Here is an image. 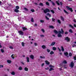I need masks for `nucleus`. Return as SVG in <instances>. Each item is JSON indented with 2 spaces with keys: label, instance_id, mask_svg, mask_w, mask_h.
Masks as SVG:
<instances>
[{
  "label": "nucleus",
  "instance_id": "nucleus-23",
  "mask_svg": "<svg viewBox=\"0 0 76 76\" xmlns=\"http://www.w3.org/2000/svg\"><path fill=\"white\" fill-rule=\"evenodd\" d=\"M49 27L50 28H52V29H54V27L53 26H50Z\"/></svg>",
  "mask_w": 76,
  "mask_h": 76
},
{
  "label": "nucleus",
  "instance_id": "nucleus-18",
  "mask_svg": "<svg viewBox=\"0 0 76 76\" xmlns=\"http://www.w3.org/2000/svg\"><path fill=\"white\" fill-rule=\"evenodd\" d=\"M45 62L46 63V64H47L48 65V64H50V63H49V62H48V61H45Z\"/></svg>",
  "mask_w": 76,
  "mask_h": 76
},
{
  "label": "nucleus",
  "instance_id": "nucleus-3",
  "mask_svg": "<svg viewBox=\"0 0 76 76\" xmlns=\"http://www.w3.org/2000/svg\"><path fill=\"white\" fill-rule=\"evenodd\" d=\"M59 33H58V37L61 38L62 37V36L61 35V31H58Z\"/></svg>",
  "mask_w": 76,
  "mask_h": 76
},
{
  "label": "nucleus",
  "instance_id": "nucleus-38",
  "mask_svg": "<svg viewBox=\"0 0 76 76\" xmlns=\"http://www.w3.org/2000/svg\"><path fill=\"white\" fill-rule=\"evenodd\" d=\"M31 21L32 22H34V19L33 18H31Z\"/></svg>",
  "mask_w": 76,
  "mask_h": 76
},
{
  "label": "nucleus",
  "instance_id": "nucleus-57",
  "mask_svg": "<svg viewBox=\"0 0 76 76\" xmlns=\"http://www.w3.org/2000/svg\"><path fill=\"white\" fill-rule=\"evenodd\" d=\"M60 3L61 6H63V3H62V2H60Z\"/></svg>",
  "mask_w": 76,
  "mask_h": 76
},
{
  "label": "nucleus",
  "instance_id": "nucleus-37",
  "mask_svg": "<svg viewBox=\"0 0 76 76\" xmlns=\"http://www.w3.org/2000/svg\"><path fill=\"white\" fill-rule=\"evenodd\" d=\"M39 5L41 6H44V5H43V4L42 3H40L39 4Z\"/></svg>",
  "mask_w": 76,
  "mask_h": 76
},
{
  "label": "nucleus",
  "instance_id": "nucleus-41",
  "mask_svg": "<svg viewBox=\"0 0 76 76\" xmlns=\"http://www.w3.org/2000/svg\"><path fill=\"white\" fill-rule=\"evenodd\" d=\"M69 31L70 32V33H73V31H72V30H71V29H70Z\"/></svg>",
  "mask_w": 76,
  "mask_h": 76
},
{
  "label": "nucleus",
  "instance_id": "nucleus-6",
  "mask_svg": "<svg viewBox=\"0 0 76 76\" xmlns=\"http://www.w3.org/2000/svg\"><path fill=\"white\" fill-rule=\"evenodd\" d=\"M18 33L19 34V35H23V32L21 31H18Z\"/></svg>",
  "mask_w": 76,
  "mask_h": 76
},
{
  "label": "nucleus",
  "instance_id": "nucleus-58",
  "mask_svg": "<svg viewBox=\"0 0 76 76\" xmlns=\"http://www.w3.org/2000/svg\"><path fill=\"white\" fill-rule=\"evenodd\" d=\"M74 59L75 60H76V56H74Z\"/></svg>",
  "mask_w": 76,
  "mask_h": 76
},
{
  "label": "nucleus",
  "instance_id": "nucleus-20",
  "mask_svg": "<svg viewBox=\"0 0 76 76\" xmlns=\"http://www.w3.org/2000/svg\"><path fill=\"white\" fill-rule=\"evenodd\" d=\"M23 69H22V68L21 66H20L18 68V69L19 70H22Z\"/></svg>",
  "mask_w": 76,
  "mask_h": 76
},
{
  "label": "nucleus",
  "instance_id": "nucleus-30",
  "mask_svg": "<svg viewBox=\"0 0 76 76\" xmlns=\"http://www.w3.org/2000/svg\"><path fill=\"white\" fill-rule=\"evenodd\" d=\"M54 32L55 33V34H58V31H57V30H55L54 31Z\"/></svg>",
  "mask_w": 76,
  "mask_h": 76
},
{
  "label": "nucleus",
  "instance_id": "nucleus-29",
  "mask_svg": "<svg viewBox=\"0 0 76 76\" xmlns=\"http://www.w3.org/2000/svg\"><path fill=\"white\" fill-rule=\"evenodd\" d=\"M21 44H22V46H23V47H24V46H25V43H24V42H22L21 43Z\"/></svg>",
  "mask_w": 76,
  "mask_h": 76
},
{
  "label": "nucleus",
  "instance_id": "nucleus-12",
  "mask_svg": "<svg viewBox=\"0 0 76 76\" xmlns=\"http://www.w3.org/2000/svg\"><path fill=\"white\" fill-rule=\"evenodd\" d=\"M22 28L23 29V31H25V30H27V28H26L25 27H22Z\"/></svg>",
  "mask_w": 76,
  "mask_h": 76
},
{
  "label": "nucleus",
  "instance_id": "nucleus-28",
  "mask_svg": "<svg viewBox=\"0 0 76 76\" xmlns=\"http://www.w3.org/2000/svg\"><path fill=\"white\" fill-rule=\"evenodd\" d=\"M24 9L26 10V11H28L29 10L28 9H27L26 8H24Z\"/></svg>",
  "mask_w": 76,
  "mask_h": 76
},
{
  "label": "nucleus",
  "instance_id": "nucleus-17",
  "mask_svg": "<svg viewBox=\"0 0 76 76\" xmlns=\"http://www.w3.org/2000/svg\"><path fill=\"white\" fill-rule=\"evenodd\" d=\"M24 70H25V71H26V72L28 71V68L26 67H25L24 68Z\"/></svg>",
  "mask_w": 76,
  "mask_h": 76
},
{
  "label": "nucleus",
  "instance_id": "nucleus-51",
  "mask_svg": "<svg viewBox=\"0 0 76 76\" xmlns=\"http://www.w3.org/2000/svg\"><path fill=\"white\" fill-rule=\"evenodd\" d=\"M45 18H46V19H47V20H49V19H49V18H48V17H47V16H45Z\"/></svg>",
  "mask_w": 76,
  "mask_h": 76
},
{
  "label": "nucleus",
  "instance_id": "nucleus-8",
  "mask_svg": "<svg viewBox=\"0 0 76 76\" xmlns=\"http://www.w3.org/2000/svg\"><path fill=\"white\" fill-rule=\"evenodd\" d=\"M65 55L67 57H69V56H68V53L67 52H65L64 53Z\"/></svg>",
  "mask_w": 76,
  "mask_h": 76
},
{
  "label": "nucleus",
  "instance_id": "nucleus-19",
  "mask_svg": "<svg viewBox=\"0 0 76 76\" xmlns=\"http://www.w3.org/2000/svg\"><path fill=\"white\" fill-rule=\"evenodd\" d=\"M42 47L43 49H45V48H46V46H45V45H43L42 46Z\"/></svg>",
  "mask_w": 76,
  "mask_h": 76
},
{
  "label": "nucleus",
  "instance_id": "nucleus-55",
  "mask_svg": "<svg viewBox=\"0 0 76 76\" xmlns=\"http://www.w3.org/2000/svg\"><path fill=\"white\" fill-rule=\"evenodd\" d=\"M42 32H45V31H44V29H42Z\"/></svg>",
  "mask_w": 76,
  "mask_h": 76
},
{
  "label": "nucleus",
  "instance_id": "nucleus-36",
  "mask_svg": "<svg viewBox=\"0 0 76 76\" xmlns=\"http://www.w3.org/2000/svg\"><path fill=\"white\" fill-rule=\"evenodd\" d=\"M40 58H45V56H43V57L40 56Z\"/></svg>",
  "mask_w": 76,
  "mask_h": 76
},
{
  "label": "nucleus",
  "instance_id": "nucleus-61",
  "mask_svg": "<svg viewBox=\"0 0 76 76\" xmlns=\"http://www.w3.org/2000/svg\"><path fill=\"white\" fill-rule=\"evenodd\" d=\"M73 21L74 22H75V23H76V19H74Z\"/></svg>",
  "mask_w": 76,
  "mask_h": 76
},
{
  "label": "nucleus",
  "instance_id": "nucleus-11",
  "mask_svg": "<svg viewBox=\"0 0 76 76\" xmlns=\"http://www.w3.org/2000/svg\"><path fill=\"white\" fill-rule=\"evenodd\" d=\"M60 18H61V20H62V21H64V18H63V16H60Z\"/></svg>",
  "mask_w": 76,
  "mask_h": 76
},
{
  "label": "nucleus",
  "instance_id": "nucleus-16",
  "mask_svg": "<svg viewBox=\"0 0 76 76\" xmlns=\"http://www.w3.org/2000/svg\"><path fill=\"white\" fill-rule=\"evenodd\" d=\"M61 34H64V31H63V29L61 28Z\"/></svg>",
  "mask_w": 76,
  "mask_h": 76
},
{
  "label": "nucleus",
  "instance_id": "nucleus-13",
  "mask_svg": "<svg viewBox=\"0 0 76 76\" xmlns=\"http://www.w3.org/2000/svg\"><path fill=\"white\" fill-rule=\"evenodd\" d=\"M56 44V42H53L50 44L51 46H53Z\"/></svg>",
  "mask_w": 76,
  "mask_h": 76
},
{
  "label": "nucleus",
  "instance_id": "nucleus-52",
  "mask_svg": "<svg viewBox=\"0 0 76 76\" xmlns=\"http://www.w3.org/2000/svg\"><path fill=\"white\" fill-rule=\"evenodd\" d=\"M9 48H10V49H13V48L11 46L9 47Z\"/></svg>",
  "mask_w": 76,
  "mask_h": 76
},
{
  "label": "nucleus",
  "instance_id": "nucleus-46",
  "mask_svg": "<svg viewBox=\"0 0 76 76\" xmlns=\"http://www.w3.org/2000/svg\"><path fill=\"white\" fill-rule=\"evenodd\" d=\"M69 56L71 57V56H72V53H69Z\"/></svg>",
  "mask_w": 76,
  "mask_h": 76
},
{
  "label": "nucleus",
  "instance_id": "nucleus-26",
  "mask_svg": "<svg viewBox=\"0 0 76 76\" xmlns=\"http://www.w3.org/2000/svg\"><path fill=\"white\" fill-rule=\"evenodd\" d=\"M58 2H59V1L58 0L56 1V3H57V4L58 5V6H59L60 5V3H59Z\"/></svg>",
  "mask_w": 76,
  "mask_h": 76
},
{
  "label": "nucleus",
  "instance_id": "nucleus-25",
  "mask_svg": "<svg viewBox=\"0 0 76 76\" xmlns=\"http://www.w3.org/2000/svg\"><path fill=\"white\" fill-rule=\"evenodd\" d=\"M11 74L12 75H15V73L14 72H11Z\"/></svg>",
  "mask_w": 76,
  "mask_h": 76
},
{
  "label": "nucleus",
  "instance_id": "nucleus-5",
  "mask_svg": "<svg viewBox=\"0 0 76 76\" xmlns=\"http://www.w3.org/2000/svg\"><path fill=\"white\" fill-rule=\"evenodd\" d=\"M65 39L66 41L67 42H69L70 41V38H69V37H65Z\"/></svg>",
  "mask_w": 76,
  "mask_h": 76
},
{
  "label": "nucleus",
  "instance_id": "nucleus-48",
  "mask_svg": "<svg viewBox=\"0 0 76 76\" xmlns=\"http://www.w3.org/2000/svg\"><path fill=\"white\" fill-rule=\"evenodd\" d=\"M1 53H3L4 52V50L3 49H1Z\"/></svg>",
  "mask_w": 76,
  "mask_h": 76
},
{
  "label": "nucleus",
  "instance_id": "nucleus-9",
  "mask_svg": "<svg viewBox=\"0 0 76 76\" xmlns=\"http://www.w3.org/2000/svg\"><path fill=\"white\" fill-rule=\"evenodd\" d=\"M26 59L27 60V62H28V63L29 62V58L28 57H27L26 58Z\"/></svg>",
  "mask_w": 76,
  "mask_h": 76
},
{
  "label": "nucleus",
  "instance_id": "nucleus-2",
  "mask_svg": "<svg viewBox=\"0 0 76 76\" xmlns=\"http://www.w3.org/2000/svg\"><path fill=\"white\" fill-rule=\"evenodd\" d=\"M66 7L67 10H70V12H73V9H72V8H70L68 6H67Z\"/></svg>",
  "mask_w": 76,
  "mask_h": 76
},
{
  "label": "nucleus",
  "instance_id": "nucleus-45",
  "mask_svg": "<svg viewBox=\"0 0 76 76\" xmlns=\"http://www.w3.org/2000/svg\"><path fill=\"white\" fill-rule=\"evenodd\" d=\"M47 51L48 53H50V50H49V49H47Z\"/></svg>",
  "mask_w": 76,
  "mask_h": 76
},
{
  "label": "nucleus",
  "instance_id": "nucleus-39",
  "mask_svg": "<svg viewBox=\"0 0 76 76\" xmlns=\"http://www.w3.org/2000/svg\"><path fill=\"white\" fill-rule=\"evenodd\" d=\"M52 21H53V22H55V20H56V19H54V18H53L52 19Z\"/></svg>",
  "mask_w": 76,
  "mask_h": 76
},
{
  "label": "nucleus",
  "instance_id": "nucleus-34",
  "mask_svg": "<svg viewBox=\"0 0 76 76\" xmlns=\"http://www.w3.org/2000/svg\"><path fill=\"white\" fill-rule=\"evenodd\" d=\"M64 12L65 13H66V14H68V12H67L65 10H64Z\"/></svg>",
  "mask_w": 76,
  "mask_h": 76
},
{
  "label": "nucleus",
  "instance_id": "nucleus-47",
  "mask_svg": "<svg viewBox=\"0 0 76 76\" xmlns=\"http://www.w3.org/2000/svg\"><path fill=\"white\" fill-rule=\"evenodd\" d=\"M63 63L65 64H67V61H64Z\"/></svg>",
  "mask_w": 76,
  "mask_h": 76
},
{
  "label": "nucleus",
  "instance_id": "nucleus-31",
  "mask_svg": "<svg viewBox=\"0 0 76 76\" xmlns=\"http://www.w3.org/2000/svg\"><path fill=\"white\" fill-rule=\"evenodd\" d=\"M58 22L59 23H60V24H61V21L59 20H57Z\"/></svg>",
  "mask_w": 76,
  "mask_h": 76
},
{
  "label": "nucleus",
  "instance_id": "nucleus-40",
  "mask_svg": "<svg viewBox=\"0 0 76 76\" xmlns=\"http://www.w3.org/2000/svg\"><path fill=\"white\" fill-rule=\"evenodd\" d=\"M15 7L17 9H19V7L18 6H16Z\"/></svg>",
  "mask_w": 76,
  "mask_h": 76
},
{
  "label": "nucleus",
  "instance_id": "nucleus-54",
  "mask_svg": "<svg viewBox=\"0 0 76 76\" xmlns=\"http://www.w3.org/2000/svg\"><path fill=\"white\" fill-rule=\"evenodd\" d=\"M69 34V33L67 31H66L65 33V35H66V34Z\"/></svg>",
  "mask_w": 76,
  "mask_h": 76
},
{
  "label": "nucleus",
  "instance_id": "nucleus-59",
  "mask_svg": "<svg viewBox=\"0 0 76 76\" xmlns=\"http://www.w3.org/2000/svg\"><path fill=\"white\" fill-rule=\"evenodd\" d=\"M1 67H3V65H0V68H1Z\"/></svg>",
  "mask_w": 76,
  "mask_h": 76
},
{
  "label": "nucleus",
  "instance_id": "nucleus-35",
  "mask_svg": "<svg viewBox=\"0 0 76 76\" xmlns=\"http://www.w3.org/2000/svg\"><path fill=\"white\" fill-rule=\"evenodd\" d=\"M50 11L52 12V13H53V14L55 13V12H54V11L53 10H50Z\"/></svg>",
  "mask_w": 76,
  "mask_h": 76
},
{
  "label": "nucleus",
  "instance_id": "nucleus-60",
  "mask_svg": "<svg viewBox=\"0 0 76 76\" xmlns=\"http://www.w3.org/2000/svg\"><path fill=\"white\" fill-rule=\"evenodd\" d=\"M58 50L59 51H60V52H61V49H60L58 48Z\"/></svg>",
  "mask_w": 76,
  "mask_h": 76
},
{
  "label": "nucleus",
  "instance_id": "nucleus-4",
  "mask_svg": "<svg viewBox=\"0 0 76 76\" xmlns=\"http://www.w3.org/2000/svg\"><path fill=\"white\" fill-rule=\"evenodd\" d=\"M70 66L71 67V68H73V67H74V63L73 62H71L70 65Z\"/></svg>",
  "mask_w": 76,
  "mask_h": 76
},
{
  "label": "nucleus",
  "instance_id": "nucleus-14",
  "mask_svg": "<svg viewBox=\"0 0 76 76\" xmlns=\"http://www.w3.org/2000/svg\"><path fill=\"white\" fill-rule=\"evenodd\" d=\"M7 62L8 63H9V64H10L12 62V61H10V60H8L7 61Z\"/></svg>",
  "mask_w": 76,
  "mask_h": 76
},
{
  "label": "nucleus",
  "instance_id": "nucleus-33",
  "mask_svg": "<svg viewBox=\"0 0 76 76\" xmlns=\"http://www.w3.org/2000/svg\"><path fill=\"white\" fill-rule=\"evenodd\" d=\"M50 54H51V55H52V54H54V52L53 51H51L50 52Z\"/></svg>",
  "mask_w": 76,
  "mask_h": 76
},
{
  "label": "nucleus",
  "instance_id": "nucleus-10",
  "mask_svg": "<svg viewBox=\"0 0 76 76\" xmlns=\"http://www.w3.org/2000/svg\"><path fill=\"white\" fill-rule=\"evenodd\" d=\"M14 12L16 13H18L19 12V10L18 9H15L14 10Z\"/></svg>",
  "mask_w": 76,
  "mask_h": 76
},
{
  "label": "nucleus",
  "instance_id": "nucleus-24",
  "mask_svg": "<svg viewBox=\"0 0 76 76\" xmlns=\"http://www.w3.org/2000/svg\"><path fill=\"white\" fill-rule=\"evenodd\" d=\"M54 70V69H53L52 68H51L49 69V71H51V70Z\"/></svg>",
  "mask_w": 76,
  "mask_h": 76
},
{
  "label": "nucleus",
  "instance_id": "nucleus-64",
  "mask_svg": "<svg viewBox=\"0 0 76 76\" xmlns=\"http://www.w3.org/2000/svg\"><path fill=\"white\" fill-rule=\"evenodd\" d=\"M44 65V63H43L42 64V66H43Z\"/></svg>",
  "mask_w": 76,
  "mask_h": 76
},
{
  "label": "nucleus",
  "instance_id": "nucleus-44",
  "mask_svg": "<svg viewBox=\"0 0 76 76\" xmlns=\"http://www.w3.org/2000/svg\"><path fill=\"white\" fill-rule=\"evenodd\" d=\"M40 22H41V23H44V20H40Z\"/></svg>",
  "mask_w": 76,
  "mask_h": 76
},
{
  "label": "nucleus",
  "instance_id": "nucleus-22",
  "mask_svg": "<svg viewBox=\"0 0 76 76\" xmlns=\"http://www.w3.org/2000/svg\"><path fill=\"white\" fill-rule=\"evenodd\" d=\"M61 50L62 51H64V48H63V47L61 46Z\"/></svg>",
  "mask_w": 76,
  "mask_h": 76
},
{
  "label": "nucleus",
  "instance_id": "nucleus-42",
  "mask_svg": "<svg viewBox=\"0 0 76 76\" xmlns=\"http://www.w3.org/2000/svg\"><path fill=\"white\" fill-rule=\"evenodd\" d=\"M51 3H52V5L53 6H55V3H54L53 1H51Z\"/></svg>",
  "mask_w": 76,
  "mask_h": 76
},
{
  "label": "nucleus",
  "instance_id": "nucleus-1",
  "mask_svg": "<svg viewBox=\"0 0 76 76\" xmlns=\"http://www.w3.org/2000/svg\"><path fill=\"white\" fill-rule=\"evenodd\" d=\"M43 12L45 13H47V12H50V10L48 8H46L45 10H44Z\"/></svg>",
  "mask_w": 76,
  "mask_h": 76
},
{
  "label": "nucleus",
  "instance_id": "nucleus-32",
  "mask_svg": "<svg viewBox=\"0 0 76 76\" xmlns=\"http://www.w3.org/2000/svg\"><path fill=\"white\" fill-rule=\"evenodd\" d=\"M13 56H14V54H12L11 56V58H13V59H15V58L13 57Z\"/></svg>",
  "mask_w": 76,
  "mask_h": 76
},
{
  "label": "nucleus",
  "instance_id": "nucleus-43",
  "mask_svg": "<svg viewBox=\"0 0 76 76\" xmlns=\"http://www.w3.org/2000/svg\"><path fill=\"white\" fill-rule=\"evenodd\" d=\"M30 10L31 12H35V10L33 9H31Z\"/></svg>",
  "mask_w": 76,
  "mask_h": 76
},
{
  "label": "nucleus",
  "instance_id": "nucleus-53",
  "mask_svg": "<svg viewBox=\"0 0 76 76\" xmlns=\"http://www.w3.org/2000/svg\"><path fill=\"white\" fill-rule=\"evenodd\" d=\"M34 45L35 46H37L38 45V44L37 43H34Z\"/></svg>",
  "mask_w": 76,
  "mask_h": 76
},
{
  "label": "nucleus",
  "instance_id": "nucleus-27",
  "mask_svg": "<svg viewBox=\"0 0 76 76\" xmlns=\"http://www.w3.org/2000/svg\"><path fill=\"white\" fill-rule=\"evenodd\" d=\"M69 27H71V28H72V29H73L74 28V27H73V26H72L70 24H69Z\"/></svg>",
  "mask_w": 76,
  "mask_h": 76
},
{
  "label": "nucleus",
  "instance_id": "nucleus-50",
  "mask_svg": "<svg viewBox=\"0 0 76 76\" xmlns=\"http://www.w3.org/2000/svg\"><path fill=\"white\" fill-rule=\"evenodd\" d=\"M54 67V66H52V65H50L49 66L50 67Z\"/></svg>",
  "mask_w": 76,
  "mask_h": 76
},
{
  "label": "nucleus",
  "instance_id": "nucleus-62",
  "mask_svg": "<svg viewBox=\"0 0 76 76\" xmlns=\"http://www.w3.org/2000/svg\"><path fill=\"white\" fill-rule=\"evenodd\" d=\"M4 9H7L8 7H4Z\"/></svg>",
  "mask_w": 76,
  "mask_h": 76
},
{
  "label": "nucleus",
  "instance_id": "nucleus-7",
  "mask_svg": "<svg viewBox=\"0 0 76 76\" xmlns=\"http://www.w3.org/2000/svg\"><path fill=\"white\" fill-rule=\"evenodd\" d=\"M30 58H31L32 60H33L34 58V56L32 55H31L30 56Z\"/></svg>",
  "mask_w": 76,
  "mask_h": 76
},
{
  "label": "nucleus",
  "instance_id": "nucleus-56",
  "mask_svg": "<svg viewBox=\"0 0 76 76\" xmlns=\"http://www.w3.org/2000/svg\"><path fill=\"white\" fill-rule=\"evenodd\" d=\"M40 37H44V35H40Z\"/></svg>",
  "mask_w": 76,
  "mask_h": 76
},
{
  "label": "nucleus",
  "instance_id": "nucleus-63",
  "mask_svg": "<svg viewBox=\"0 0 76 76\" xmlns=\"http://www.w3.org/2000/svg\"><path fill=\"white\" fill-rule=\"evenodd\" d=\"M76 45L75 44H74L72 46V47H75V46H76Z\"/></svg>",
  "mask_w": 76,
  "mask_h": 76
},
{
  "label": "nucleus",
  "instance_id": "nucleus-15",
  "mask_svg": "<svg viewBox=\"0 0 76 76\" xmlns=\"http://www.w3.org/2000/svg\"><path fill=\"white\" fill-rule=\"evenodd\" d=\"M47 16H49V17L50 18V17H51V15L50 14V13H47Z\"/></svg>",
  "mask_w": 76,
  "mask_h": 76
},
{
  "label": "nucleus",
  "instance_id": "nucleus-49",
  "mask_svg": "<svg viewBox=\"0 0 76 76\" xmlns=\"http://www.w3.org/2000/svg\"><path fill=\"white\" fill-rule=\"evenodd\" d=\"M46 5H47V6H49V3H48V2H46Z\"/></svg>",
  "mask_w": 76,
  "mask_h": 76
},
{
  "label": "nucleus",
  "instance_id": "nucleus-21",
  "mask_svg": "<svg viewBox=\"0 0 76 76\" xmlns=\"http://www.w3.org/2000/svg\"><path fill=\"white\" fill-rule=\"evenodd\" d=\"M53 50H54V51H56V50H57V48H56L55 47H53Z\"/></svg>",
  "mask_w": 76,
  "mask_h": 76
}]
</instances>
